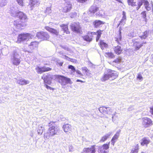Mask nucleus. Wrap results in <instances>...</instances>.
<instances>
[{
	"instance_id": "1a4fd4ad",
	"label": "nucleus",
	"mask_w": 153,
	"mask_h": 153,
	"mask_svg": "<svg viewBox=\"0 0 153 153\" xmlns=\"http://www.w3.org/2000/svg\"><path fill=\"white\" fill-rule=\"evenodd\" d=\"M31 36L29 33H23L20 34L18 37L17 42L20 43L22 42L28 40L31 38Z\"/></svg>"
},
{
	"instance_id": "5fc2aeb1",
	"label": "nucleus",
	"mask_w": 153,
	"mask_h": 153,
	"mask_svg": "<svg viewBox=\"0 0 153 153\" xmlns=\"http://www.w3.org/2000/svg\"><path fill=\"white\" fill-rule=\"evenodd\" d=\"M102 0H94V3L96 4H98L99 2H100Z\"/></svg>"
},
{
	"instance_id": "6ab92c4d",
	"label": "nucleus",
	"mask_w": 153,
	"mask_h": 153,
	"mask_svg": "<svg viewBox=\"0 0 153 153\" xmlns=\"http://www.w3.org/2000/svg\"><path fill=\"white\" fill-rule=\"evenodd\" d=\"M146 43V42L144 41L143 42L141 43L139 41H137L134 42V45L135 47L136 50H139L142 46L144 45Z\"/></svg>"
},
{
	"instance_id": "9b49d317",
	"label": "nucleus",
	"mask_w": 153,
	"mask_h": 153,
	"mask_svg": "<svg viewBox=\"0 0 153 153\" xmlns=\"http://www.w3.org/2000/svg\"><path fill=\"white\" fill-rule=\"evenodd\" d=\"M99 110L100 112L104 114H111L112 111V110L111 108L105 106L100 107L99 108Z\"/></svg>"
},
{
	"instance_id": "4468645a",
	"label": "nucleus",
	"mask_w": 153,
	"mask_h": 153,
	"mask_svg": "<svg viewBox=\"0 0 153 153\" xmlns=\"http://www.w3.org/2000/svg\"><path fill=\"white\" fill-rule=\"evenodd\" d=\"M35 69L38 74H41L43 72L50 71L51 69L46 66H44L42 67L38 66Z\"/></svg>"
},
{
	"instance_id": "20e7f679",
	"label": "nucleus",
	"mask_w": 153,
	"mask_h": 153,
	"mask_svg": "<svg viewBox=\"0 0 153 153\" xmlns=\"http://www.w3.org/2000/svg\"><path fill=\"white\" fill-rule=\"evenodd\" d=\"M128 4L129 5H131V6H135L137 5V7H136V9L138 10L142 5L143 4L146 9L148 10H150L151 9V8L149 6V2L146 0H139L137 3L136 0H128Z\"/></svg>"
},
{
	"instance_id": "e433bc0d",
	"label": "nucleus",
	"mask_w": 153,
	"mask_h": 153,
	"mask_svg": "<svg viewBox=\"0 0 153 153\" xmlns=\"http://www.w3.org/2000/svg\"><path fill=\"white\" fill-rule=\"evenodd\" d=\"M106 55H107L109 57L113 58L114 57V54L112 53L111 52L106 53H105Z\"/></svg>"
},
{
	"instance_id": "473e14b6",
	"label": "nucleus",
	"mask_w": 153,
	"mask_h": 153,
	"mask_svg": "<svg viewBox=\"0 0 153 153\" xmlns=\"http://www.w3.org/2000/svg\"><path fill=\"white\" fill-rule=\"evenodd\" d=\"M138 149L139 145L138 144H137L136 145L134 148L132 149L131 153H138Z\"/></svg>"
},
{
	"instance_id": "c03bdc74",
	"label": "nucleus",
	"mask_w": 153,
	"mask_h": 153,
	"mask_svg": "<svg viewBox=\"0 0 153 153\" xmlns=\"http://www.w3.org/2000/svg\"><path fill=\"white\" fill-rule=\"evenodd\" d=\"M68 68L69 69H71L73 72H75L76 71V70L75 68L72 65H69Z\"/></svg>"
},
{
	"instance_id": "6e6552de",
	"label": "nucleus",
	"mask_w": 153,
	"mask_h": 153,
	"mask_svg": "<svg viewBox=\"0 0 153 153\" xmlns=\"http://www.w3.org/2000/svg\"><path fill=\"white\" fill-rule=\"evenodd\" d=\"M36 37L42 40H48L50 37L48 34L46 32L40 31L37 33Z\"/></svg>"
},
{
	"instance_id": "f8f14e48",
	"label": "nucleus",
	"mask_w": 153,
	"mask_h": 153,
	"mask_svg": "<svg viewBox=\"0 0 153 153\" xmlns=\"http://www.w3.org/2000/svg\"><path fill=\"white\" fill-rule=\"evenodd\" d=\"M142 124L145 128H147L152 125V121L151 120L147 117H144L142 118Z\"/></svg>"
},
{
	"instance_id": "ea45409f",
	"label": "nucleus",
	"mask_w": 153,
	"mask_h": 153,
	"mask_svg": "<svg viewBox=\"0 0 153 153\" xmlns=\"http://www.w3.org/2000/svg\"><path fill=\"white\" fill-rule=\"evenodd\" d=\"M64 5L67 8H68L69 7V6H70L71 10V9L72 8L71 4L69 2H65L64 4Z\"/></svg>"
},
{
	"instance_id": "0e129e2a",
	"label": "nucleus",
	"mask_w": 153,
	"mask_h": 153,
	"mask_svg": "<svg viewBox=\"0 0 153 153\" xmlns=\"http://www.w3.org/2000/svg\"><path fill=\"white\" fill-rule=\"evenodd\" d=\"M123 16H126V13L125 11H123Z\"/></svg>"
},
{
	"instance_id": "37998d69",
	"label": "nucleus",
	"mask_w": 153,
	"mask_h": 153,
	"mask_svg": "<svg viewBox=\"0 0 153 153\" xmlns=\"http://www.w3.org/2000/svg\"><path fill=\"white\" fill-rule=\"evenodd\" d=\"M126 19H122L120 22V24L118 25V26L119 25H121V26H123L124 25V24L125 23V22Z\"/></svg>"
},
{
	"instance_id": "4d7b16f0",
	"label": "nucleus",
	"mask_w": 153,
	"mask_h": 153,
	"mask_svg": "<svg viewBox=\"0 0 153 153\" xmlns=\"http://www.w3.org/2000/svg\"><path fill=\"white\" fill-rule=\"evenodd\" d=\"M134 109V108L132 106H131L128 108V111H131Z\"/></svg>"
},
{
	"instance_id": "bf43d9fd",
	"label": "nucleus",
	"mask_w": 153,
	"mask_h": 153,
	"mask_svg": "<svg viewBox=\"0 0 153 153\" xmlns=\"http://www.w3.org/2000/svg\"><path fill=\"white\" fill-rule=\"evenodd\" d=\"M46 84H45V87H46V88L48 89H51V88L50 86H48V85H47Z\"/></svg>"
},
{
	"instance_id": "58836bf2",
	"label": "nucleus",
	"mask_w": 153,
	"mask_h": 153,
	"mask_svg": "<svg viewBox=\"0 0 153 153\" xmlns=\"http://www.w3.org/2000/svg\"><path fill=\"white\" fill-rule=\"evenodd\" d=\"M141 14L142 15V16L143 17V18H144L145 21H146V11H143L141 13Z\"/></svg>"
},
{
	"instance_id": "7c9ffc66",
	"label": "nucleus",
	"mask_w": 153,
	"mask_h": 153,
	"mask_svg": "<svg viewBox=\"0 0 153 153\" xmlns=\"http://www.w3.org/2000/svg\"><path fill=\"white\" fill-rule=\"evenodd\" d=\"M44 129L45 128L44 127H42V126H39L38 129L37 130L38 134L39 135H41Z\"/></svg>"
},
{
	"instance_id": "052dcab7",
	"label": "nucleus",
	"mask_w": 153,
	"mask_h": 153,
	"mask_svg": "<svg viewBox=\"0 0 153 153\" xmlns=\"http://www.w3.org/2000/svg\"><path fill=\"white\" fill-rule=\"evenodd\" d=\"M58 64L60 66H62L63 64V62H57Z\"/></svg>"
},
{
	"instance_id": "7ed1b4c3",
	"label": "nucleus",
	"mask_w": 153,
	"mask_h": 153,
	"mask_svg": "<svg viewBox=\"0 0 153 153\" xmlns=\"http://www.w3.org/2000/svg\"><path fill=\"white\" fill-rule=\"evenodd\" d=\"M10 54V61L12 63L16 65H19L20 63L21 57L19 55V50L18 48L13 47Z\"/></svg>"
},
{
	"instance_id": "bb28decb",
	"label": "nucleus",
	"mask_w": 153,
	"mask_h": 153,
	"mask_svg": "<svg viewBox=\"0 0 153 153\" xmlns=\"http://www.w3.org/2000/svg\"><path fill=\"white\" fill-rule=\"evenodd\" d=\"M38 44V43L36 41L33 42L29 45L28 47L31 50H33L37 47Z\"/></svg>"
},
{
	"instance_id": "0eeeda50",
	"label": "nucleus",
	"mask_w": 153,
	"mask_h": 153,
	"mask_svg": "<svg viewBox=\"0 0 153 153\" xmlns=\"http://www.w3.org/2000/svg\"><path fill=\"white\" fill-rule=\"evenodd\" d=\"M102 31L100 30H98L97 32H92L90 33H89L88 34V35L83 36V39L84 40L90 42L92 40L93 35H97L96 40V41L97 42L99 40L101 36V35L102 34Z\"/></svg>"
},
{
	"instance_id": "f3484780",
	"label": "nucleus",
	"mask_w": 153,
	"mask_h": 153,
	"mask_svg": "<svg viewBox=\"0 0 153 153\" xmlns=\"http://www.w3.org/2000/svg\"><path fill=\"white\" fill-rule=\"evenodd\" d=\"M40 3L39 0H30L29 6L31 8V10H33L35 6H37Z\"/></svg>"
},
{
	"instance_id": "13d9d810",
	"label": "nucleus",
	"mask_w": 153,
	"mask_h": 153,
	"mask_svg": "<svg viewBox=\"0 0 153 153\" xmlns=\"http://www.w3.org/2000/svg\"><path fill=\"white\" fill-rule=\"evenodd\" d=\"M76 72L77 74H79L81 76H83L82 74L81 73L80 71H79L78 70H76Z\"/></svg>"
},
{
	"instance_id": "69168bd1",
	"label": "nucleus",
	"mask_w": 153,
	"mask_h": 153,
	"mask_svg": "<svg viewBox=\"0 0 153 153\" xmlns=\"http://www.w3.org/2000/svg\"><path fill=\"white\" fill-rule=\"evenodd\" d=\"M96 15L97 16H100V13H99V12L98 13H97L96 14Z\"/></svg>"
},
{
	"instance_id": "f257e3e1",
	"label": "nucleus",
	"mask_w": 153,
	"mask_h": 153,
	"mask_svg": "<svg viewBox=\"0 0 153 153\" xmlns=\"http://www.w3.org/2000/svg\"><path fill=\"white\" fill-rule=\"evenodd\" d=\"M10 9L12 16L13 17H17L19 19V20L18 19L14 21L13 25L15 27L16 30L17 31H20L22 29V27H23L22 23L27 19V16L23 12L18 11L16 6L10 7Z\"/></svg>"
},
{
	"instance_id": "79ce46f5",
	"label": "nucleus",
	"mask_w": 153,
	"mask_h": 153,
	"mask_svg": "<svg viewBox=\"0 0 153 153\" xmlns=\"http://www.w3.org/2000/svg\"><path fill=\"white\" fill-rule=\"evenodd\" d=\"M60 56L62 58L65 59L67 60H69L70 59V58L68 57L65 55H64V54L61 55Z\"/></svg>"
},
{
	"instance_id": "c9c22d12",
	"label": "nucleus",
	"mask_w": 153,
	"mask_h": 153,
	"mask_svg": "<svg viewBox=\"0 0 153 153\" xmlns=\"http://www.w3.org/2000/svg\"><path fill=\"white\" fill-rule=\"evenodd\" d=\"M120 131H117L112 138L117 140L120 136Z\"/></svg>"
},
{
	"instance_id": "393cba45",
	"label": "nucleus",
	"mask_w": 153,
	"mask_h": 153,
	"mask_svg": "<svg viewBox=\"0 0 153 153\" xmlns=\"http://www.w3.org/2000/svg\"><path fill=\"white\" fill-rule=\"evenodd\" d=\"M150 142V140L149 138L147 137H144L140 140L141 145L142 146H147Z\"/></svg>"
},
{
	"instance_id": "a19ab883",
	"label": "nucleus",
	"mask_w": 153,
	"mask_h": 153,
	"mask_svg": "<svg viewBox=\"0 0 153 153\" xmlns=\"http://www.w3.org/2000/svg\"><path fill=\"white\" fill-rule=\"evenodd\" d=\"M121 58L120 57H119L118 58H117V59H115L113 61V62H115L117 63H119L121 62Z\"/></svg>"
},
{
	"instance_id": "423d86ee",
	"label": "nucleus",
	"mask_w": 153,
	"mask_h": 153,
	"mask_svg": "<svg viewBox=\"0 0 153 153\" xmlns=\"http://www.w3.org/2000/svg\"><path fill=\"white\" fill-rule=\"evenodd\" d=\"M53 76L55 78V79H57L58 82L62 86H65L68 84H71L73 83L70 78L63 75H54Z\"/></svg>"
},
{
	"instance_id": "e2e57ef3",
	"label": "nucleus",
	"mask_w": 153,
	"mask_h": 153,
	"mask_svg": "<svg viewBox=\"0 0 153 153\" xmlns=\"http://www.w3.org/2000/svg\"><path fill=\"white\" fill-rule=\"evenodd\" d=\"M77 82H84L83 81L81 80H79V79H77L76 80V81Z\"/></svg>"
},
{
	"instance_id": "de8ad7c7",
	"label": "nucleus",
	"mask_w": 153,
	"mask_h": 153,
	"mask_svg": "<svg viewBox=\"0 0 153 153\" xmlns=\"http://www.w3.org/2000/svg\"><path fill=\"white\" fill-rule=\"evenodd\" d=\"M60 47L64 49L65 50H66L68 51H69L70 49L67 47L65 45H61Z\"/></svg>"
},
{
	"instance_id": "f704fd0d",
	"label": "nucleus",
	"mask_w": 153,
	"mask_h": 153,
	"mask_svg": "<svg viewBox=\"0 0 153 153\" xmlns=\"http://www.w3.org/2000/svg\"><path fill=\"white\" fill-rule=\"evenodd\" d=\"M71 10V6H70L68 8H67L64 5V7L63 8V12L64 13H67L69 12V11Z\"/></svg>"
},
{
	"instance_id": "603ef678",
	"label": "nucleus",
	"mask_w": 153,
	"mask_h": 153,
	"mask_svg": "<svg viewBox=\"0 0 153 153\" xmlns=\"http://www.w3.org/2000/svg\"><path fill=\"white\" fill-rule=\"evenodd\" d=\"M137 78L140 80L142 79L143 78L142 77L140 74H138Z\"/></svg>"
},
{
	"instance_id": "c85d7f7f",
	"label": "nucleus",
	"mask_w": 153,
	"mask_h": 153,
	"mask_svg": "<svg viewBox=\"0 0 153 153\" xmlns=\"http://www.w3.org/2000/svg\"><path fill=\"white\" fill-rule=\"evenodd\" d=\"M114 51L116 54H119L121 53L122 51V50L121 49L120 46H117L115 47L114 48Z\"/></svg>"
},
{
	"instance_id": "8fccbe9b",
	"label": "nucleus",
	"mask_w": 153,
	"mask_h": 153,
	"mask_svg": "<svg viewBox=\"0 0 153 153\" xmlns=\"http://www.w3.org/2000/svg\"><path fill=\"white\" fill-rule=\"evenodd\" d=\"M116 140H115L113 139V138H112L111 140V144L112 145L114 146L115 143L116 141Z\"/></svg>"
},
{
	"instance_id": "5701e85b",
	"label": "nucleus",
	"mask_w": 153,
	"mask_h": 153,
	"mask_svg": "<svg viewBox=\"0 0 153 153\" xmlns=\"http://www.w3.org/2000/svg\"><path fill=\"white\" fill-rule=\"evenodd\" d=\"M16 82L18 83L21 85H25L28 84L29 82L27 80H26L23 79H17Z\"/></svg>"
},
{
	"instance_id": "c756f323",
	"label": "nucleus",
	"mask_w": 153,
	"mask_h": 153,
	"mask_svg": "<svg viewBox=\"0 0 153 153\" xmlns=\"http://www.w3.org/2000/svg\"><path fill=\"white\" fill-rule=\"evenodd\" d=\"M111 132H109L106 134L104 136L102 137L100 140V142H104L109 138L111 134Z\"/></svg>"
},
{
	"instance_id": "412c9836",
	"label": "nucleus",
	"mask_w": 153,
	"mask_h": 153,
	"mask_svg": "<svg viewBox=\"0 0 153 153\" xmlns=\"http://www.w3.org/2000/svg\"><path fill=\"white\" fill-rule=\"evenodd\" d=\"M62 128L64 131L68 134L70 133L72 130L71 126L68 124L64 125L62 126Z\"/></svg>"
},
{
	"instance_id": "dca6fc26",
	"label": "nucleus",
	"mask_w": 153,
	"mask_h": 153,
	"mask_svg": "<svg viewBox=\"0 0 153 153\" xmlns=\"http://www.w3.org/2000/svg\"><path fill=\"white\" fill-rule=\"evenodd\" d=\"M110 143L109 142L108 144H103L102 146L99 147L100 153H108L107 151L106 150H107L109 148V144Z\"/></svg>"
},
{
	"instance_id": "864d4df0",
	"label": "nucleus",
	"mask_w": 153,
	"mask_h": 153,
	"mask_svg": "<svg viewBox=\"0 0 153 153\" xmlns=\"http://www.w3.org/2000/svg\"><path fill=\"white\" fill-rule=\"evenodd\" d=\"M69 151L70 152H72L73 151V148L72 146H70L69 147Z\"/></svg>"
},
{
	"instance_id": "cd10ccee",
	"label": "nucleus",
	"mask_w": 153,
	"mask_h": 153,
	"mask_svg": "<svg viewBox=\"0 0 153 153\" xmlns=\"http://www.w3.org/2000/svg\"><path fill=\"white\" fill-rule=\"evenodd\" d=\"M100 45L102 50H103L104 48H106L108 47V44L105 42L103 40H100Z\"/></svg>"
},
{
	"instance_id": "a18cd8bd",
	"label": "nucleus",
	"mask_w": 153,
	"mask_h": 153,
	"mask_svg": "<svg viewBox=\"0 0 153 153\" xmlns=\"http://www.w3.org/2000/svg\"><path fill=\"white\" fill-rule=\"evenodd\" d=\"M51 9L50 8L47 7L46 8V10L45 11V13H47L48 14H49L50 13H51Z\"/></svg>"
},
{
	"instance_id": "49530a36",
	"label": "nucleus",
	"mask_w": 153,
	"mask_h": 153,
	"mask_svg": "<svg viewBox=\"0 0 153 153\" xmlns=\"http://www.w3.org/2000/svg\"><path fill=\"white\" fill-rule=\"evenodd\" d=\"M16 1L18 3V4L22 6L23 5V0H16Z\"/></svg>"
},
{
	"instance_id": "9d476101",
	"label": "nucleus",
	"mask_w": 153,
	"mask_h": 153,
	"mask_svg": "<svg viewBox=\"0 0 153 153\" xmlns=\"http://www.w3.org/2000/svg\"><path fill=\"white\" fill-rule=\"evenodd\" d=\"M70 26L73 32L77 33H79L80 32L81 28L79 23L74 22L72 23L71 24Z\"/></svg>"
},
{
	"instance_id": "09e8293b",
	"label": "nucleus",
	"mask_w": 153,
	"mask_h": 153,
	"mask_svg": "<svg viewBox=\"0 0 153 153\" xmlns=\"http://www.w3.org/2000/svg\"><path fill=\"white\" fill-rule=\"evenodd\" d=\"M76 16V13L75 12L71 13L70 14V17L72 18H74Z\"/></svg>"
},
{
	"instance_id": "2f4dec72",
	"label": "nucleus",
	"mask_w": 153,
	"mask_h": 153,
	"mask_svg": "<svg viewBox=\"0 0 153 153\" xmlns=\"http://www.w3.org/2000/svg\"><path fill=\"white\" fill-rule=\"evenodd\" d=\"M61 26L62 27V29L64 32H65L67 34L69 33V32L68 31V27L67 25H62Z\"/></svg>"
},
{
	"instance_id": "4c0bfd02",
	"label": "nucleus",
	"mask_w": 153,
	"mask_h": 153,
	"mask_svg": "<svg viewBox=\"0 0 153 153\" xmlns=\"http://www.w3.org/2000/svg\"><path fill=\"white\" fill-rule=\"evenodd\" d=\"M82 70L83 72H85V73L86 74H87V73L89 72V70L88 69L87 67H84L82 68Z\"/></svg>"
},
{
	"instance_id": "4be33fe9",
	"label": "nucleus",
	"mask_w": 153,
	"mask_h": 153,
	"mask_svg": "<svg viewBox=\"0 0 153 153\" xmlns=\"http://www.w3.org/2000/svg\"><path fill=\"white\" fill-rule=\"evenodd\" d=\"M149 34V30H146L144 32L140 33L139 34V36L141 39H145L148 37Z\"/></svg>"
},
{
	"instance_id": "3c124183",
	"label": "nucleus",
	"mask_w": 153,
	"mask_h": 153,
	"mask_svg": "<svg viewBox=\"0 0 153 153\" xmlns=\"http://www.w3.org/2000/svg\"><path fill=\"white\" fill-rule=\"evenodd\" d=\"M128 36H130L131 37H134V33L133 32H131L128 34Z\"/></svg>"
},
{
	"instance_id": "ddd939ff",
	"label": "nucleus",
	"mask_w": 153,
	"mask_h": 153,
	"mask_svg": "<svg viewBox=\"0 0 153 153\" xmlns=\"http://www.w3.org/2000/svg\"><path fill=\"white\" fill-rule=\"evenodd\" d=\"M52 76V77L50 75L44 74L42 76V79L44 80L45 83L50 85L51 82V79L53 78H55V77L53 76Z\"/></svg>"
},
{
	"instance_id": "6e6d98bb",
	"label": "nucleus",
	"mask_w": 153,
	"mask_h": 153,
	"mask_svg": "<svg viewBox=\"0 0 153 153\" xmlns=\"http://www.w3.org/2000/svg\"><path fill=\"white\" fill-rule=\"evenodd\" d=\"M78 2L81 3H84L87 0H77Z\"/></svg>"
},
{
	"instance_id": "a211bd4d",
	"label": "nucleus",
	"mask_w": 153,
	"mask_h": 153,
	"mask_svg": "<svg viewBox=\"0 0 153 153\" xmlns=\"http://www.w3.org/2000/svg\"><path fill=\"white\" fill-rule=\"evenodd\" d=\"M95 145H94L89 148H85L83 149V151L85 153H95L96 152Z\"/></svg>"
},
{
	"instance_id": "72a5a7b5",
	"label": "nucleus",
	"mask_w": 153,
	"mask_h": 153,
	"mask_svg": "<svg viewBox=\"0 0 153 153\" xmlns=\"http://www.w3.org/2000/svg\"><path fill=\"white\" fill-rule=\"evenodd\" d=\"M7 3L6 0H0V6L3 7Z\"/></svg>"
},
{
	"instance_id": "aec40b11",
	"label": "nucleus",
	"mask_w": 153,
	"mask_h": 153,
	"mask_svg": "<svg viewBox=\"0 0 153 153\" xmlns=\"http://www.w3.org/2000/svg\"><path fill=\"white\" fill-rule=\"evenodd\" d=\"M122 29L120 27L119 29V35L117 37L115 38V41L118 43V44L121 45H122V35L121 31Z\"/></svg>"
},
{
	"instance_id": "39448f33",
	"label": "nucleus",
	"mask_w": 153,
	"mask_h": 153,
	"mask_svg": "<svg viewBox=\"0 0 153 153\" xmlns=\"http://www.w3.org/2000/svg\"><path fill=\"white\" fill-rule=\"evenodd\" d=\"M118 75L115 71L110 69L106 70L102 75L100 80L102 82H105L111 79V80H113L115 79Z\"/></svg>"
},
{
	"instance_id": "2eb2a0df",
	"label": "nucleus",
	"mask_w": 153,
	"mask_h": 153,
	"mask_svg": "<svg viewBox=\"0 0 153 153\" xmlns=\"http://www.w3.org/2000/svg\"><path fill=\"white\" fill-rule=\"evenodd\" d=\"M99 10V8L96 6H91L90 8L89 11L88 12V15L90 16H94V14L96 12Z\"/></svg>"
},
{
	"instance_id": "a878e982",
	"label": "nucleus",
	"mask_w": 153,
	"mask_h": 153,
	"mask_svg": "<svg viewBox=\"0 0 153 153\" xmlns=\"http://www.w3.org/2000/svg\"><path fill=\"white\" fill-rule=\"evenodd\" d=\"M104 24V23L103 22L98 20H95L93 22V24L94 25V27L96 28H97L101 25L103 24Z\"/></svg>"
},
{
	"instance_id": "774afa93",
	"label": "nucleus",
	"mask_w": 153,
	"mask_h": 153,
	"mask_svg": "<svg viewBox=\"0 0 153 153\" xmlns=\"http://www.w3.org/2000/svg\"><path fill=\"white\" fill-rule=\"evenodd\" d=\"M73 60H74V59L70 58V60L69 61H70L71 62H72Z\"/></svg>"
},
{
	"instance_id": "f03ea898",
	"label": "nucleus",
	"mask_w": 153,
	"mask_h": 153,
	"mask_svg": "<svg viewBox=\"0 0 153 153\" xmlns=\"http://www.w3.org/2000/svg\"><path fill=\"white\" fill-rule=\"evenodd\" d=\"M48 126L50 127L48 129L49 132L44 134L45 138L48 139L55 135H58L60 133L61 131L59 128L56 126L55 123L51 122L48 123Z\"/></svg>"
},
{
	"instance_id": "b1692460",
	"label": "nucleus",
	"mask_w": 153,
	"mask_h": 153,
	"mask_svg": "<svg viewBox=\"0 0 153 153\" xmlns=\"http://www.w3.org/2000/svg\"><path fill=\"white\" fill-rule=\"evenodd\" d=\"M45 28L51 33L55 35L56 36L59 35V32L55 29L50 28L48 27H45Z\"/></svg>"
},
{
	"instance_id": "338daca9",
	"label": "nucleus",
	"mask_w": 153,
	"mask_h": 153,
	"mask_svg": "<svg viewBox=\"0 0 153 153\" xmlns=\"http://www.w3.org/2000/svg\"><path fill=\"white\" fill-rule=\"evenodd\" d=\"M122 19H126V16H123Z\"/></svg>"
},
{
	"instance_id": "680f3d73",
	"label": "nucleus",
	"mask_w": 153,
	"mask_h": 153,
	"mask_svg": "<svg viewBox=\"0 0 153 153\" xmlns=\"http://www.w3.org/2000/svg\"><path fill=\"white\" fill-rule=\"evenodd\" d=\"M58 53L60 56L64 54V52L63 51H60L58 52Z\"/></svg>"
}]
</instances>
